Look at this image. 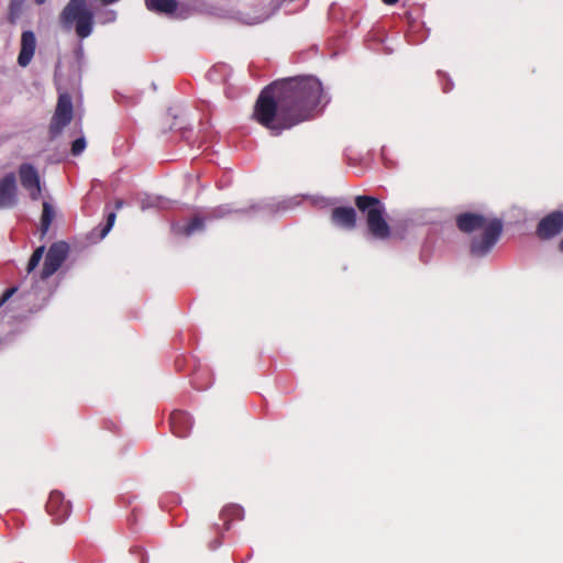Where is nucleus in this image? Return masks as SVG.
Returning <instances> with one entry per match:
<instances>
[{
    "instance_id": "obj_6",
    "label": "nucleus",
    "mask_w": 563,
    "mask_h": 563,
    "mask_svg": "<svg viewBox=\"0 0 563 563\" xmlns=\"http://www.w3.org/2000/svg\"><path fill=\"white\" fill-rule=\"evenodd\" d=\"M69 246L66 242H56L51 245L46 254L41 277L47 279L63 265L67 258Z\"/></svg>"
},
{
    "instance_id": "obj_2",
    "label": "nucleus",
    "mask_w": 563,
    "mask_h": 563,
    "mask_svg": "<svg viewBox=\"0 0 563 563\" xmlns=\"http://www.w3.org/2000/svg\"><path fill=\"white\" fill-rule=\"evenodd\" d=\"M457 228L465 233L481 230V234L472 239L471 253L476 257L487 255L498 242L503 232V222L497 218H487L475 212H464L456 217Z\"/></svg>"
},
{
    "instance_id": "obj_8",
    "label": "nucleus",
    "mask_w": 563,
    "mask_h": 563,
    "mask_svg": "<svg viewBox=\"0 0 563 563\" xmlns=\"http://www.w3.org/2000/svg\"><path fill=\"white\" fill-rule=\"evenodd\" d=\"M563 231V211H553L542 218L536 229L540 240H551Z\"/></svg>"
},
{
    "instance_id": "obj_32",
    "label": "nucleus",
    "mask_w": 563,
    "mask_h": 563,
    "mask_svg": "<svg viewBox=\"0 0 563 563\" xmlns=\"http://www.w3.org/2000/svg\"><path fill=\"white\" fill-rule=\"evenodd\" d=\"M47 0H34V2L37 4V5H42L46 2Z\"/></svg>"
},
{
    "instance_id": "obj_27",
    "label": "nucleus",
    "mask_w": 563,
    "mask_h": 563,
    "mask_svg": "<svg viewBox=\"0 0 563 563\" xmlns=\"http://www.w3.org/2000/svg\"><path fill=\"white\" fill-rule=\"evenodd\" d=\"M15 291H16V288H15V287L8 289V290L3 294V296H2V298H1V300H0V305H2L4 301H7V300H8V299H9V298H10V297L15 292Z\"/></svg>"
},
{
    "instance_id": "obj_25",
    "label": "nucleus",
    "mask_w": 563,
    "mask_h": 563,
    "mask_svg": "<svg viewBox=\"0 0 563 563\" xmlns=\"http://www.w3.org/2000/svg\"><path fill=\"white\" fill-rule=\"evenodd\" d=\"M271 14L272 13H265V14L257 15L255 18H250V19L245 20V22L247 24H257V23L266 21L271 16Z\"/></svg>"
},
{
    "instance_id": "obj_14",
    "label": "nucleus",
    "mask_w": 563,
    "mask_h": 563,
    "mask_svg": "<svg viewBox=\"0 0 563 563\" xmlns=\"http://www.w3.org/2000/svg\"><path fill=\"white\" fill-rule=\"evenodd\" d=\"M139 203L142 210H147L152 208L166 209L169 206V200L161 196L144 194L140 196Z\"/></svg>"
},
{
    "instance_id": "obj_4",
    "label": "nucleus",
    "mask_w": 563,
    "mask_h": 563,
    "mask_svg": "<svg viewBox=\"0 0 563 563\" xmlns=\"http://www.w3.org/2000/svg\"><path fill=\"white\" fill-rule=\"evenodd\" d=\"M355 205L361 211L366 212V223L373 239L383 241L390 236V227L385 220L384 203L372 196H357Z\"/></svg>"
},
{
    "instance_id": "obj_29",
    "label": "nucleus",
    "mask_w": 563,
    "mask_h": 563,
    "mask_svg": "<svg viewBox=\"0 0 563 563\" xmlns=\"http://www.w3.org/2000/svg\"><path fill=\"white\" fill-rule=\"evenodd\" d=\"M123 205H124L123 200L119 199V200L115 201V208L117 209H121L123 207Z\"/></svg>"
},
{
    "instance_id": "obj_13",
    "label": "nucleus",
    "mask_w": 563,
    "mask_h": 563,
    "mask_svg": "<svg viewBox=\"0 0 563 563\" xmlns=\"http://www.w3.org/2000/svg\"><path fill=\"white\" fill-rule=\"evenodd\" d=\"M170 424L175 435L185 438L192 427V419L184 411H175L170 415Z\"/></svg>"
},
{
    "instance_id": "obj_22",
    "label": "nucleus",
    "mask_w": 563,
    "mask_h": 563,
    "mask_svg": "<svg viewBox=\"0 0 563 563\" xmlns=\"http://www.w3.org/2000/svg\"><path fill=\"white\" fill-rule=\"evenodd\" d=\"M86 148V140L84 136L78 137L71 144V153L73 155L77 156L84 152Z\"/></svg>"
},
{
    "instance_id": "obj_31",
    "label": "nucleus",
    "mask_w": 563,
    "mask_h": 563,
    "mask_svg": "<svg viewBox=\"0 0 563 563\" xmlns=\"http://www.w3.org/2000/svg\"><path fill=\"white\" fill-rule=\"evenodd\" d=\"M313 205H318L319 201H322V198H311Z\"/></svg>"
},
{
    "instance_id": "obj_18",
    "label": "nucleus",
    "mask_w": 563,
    "mask_h": 563,
    "mask_svg": "<svg viewBox=\"0 0 563 563\" xmlns=\"http://www.w3.org/2000/svg\"><path fill=\"white\" fill-rule=\"evenodd\" d=\"M221 517L227 525L229 520L242 519L244 517V510L238 505H230L222 509Z\"/></svg>"
},
{
    "instance_id": "obj_15",
    "label": "nucleus",
    "mask_w": 563,
    "mask_h": 563,
    "mask_svg": "<svg viewBox=\"0 0 563 563\" xmlns=\"http://www.w3.org/2000/svg\"><path fill=\"white\" fill-rule=\"evenodd\" d=\"M146 7L154 12L172 14L177 9V2L176 0H146Z\"/></svg>"
},
{
    "instance_id": "obj_16",
    "label": "nucleus",
    "mask_w": 563,
    "mask_h": 563,
    "mask_svg": "<svg viewBox=\"0 0 563 563\" xmlns=\"http://www.w3.org/2000/svg\"><path fill=\"white\" fill-rule=\"evenodd\" d=\"M203 229H205V220L200 217H195L190 221V223H188L187 225H184V227L174 225L173 227V230L175 231V233H181V234H185L186 236H190L196 232L203 231Z\"/></svg>"
},
{
    "instance_id": "obj_33",
    "label": "nucleus",
    "mask_w": 563,
    "mask_h": 563,
    "mask_svg": "<svg viewBox=\"0 0 563 563\" xmlns=\"http://www.w3.org/2000/svg\"><path fill=\"white\" fill-rule=\"evenodd\" d=\"M560 249H561V251L563 252V238H562V241H561V243H560Z\"/></svg>"
},
{
    "instance_id": "obj_7",
    "label": "nucleus",
    "mask_w": 563,
    "mask_h": 563,
    "mask_svg": "<svg viewBox=\"0 0 563 563\" xmlns=\"http://www.w3.org/2000/svg\"><path fill=\"white\" fill-rule=\"evenodd\" d=\"M21 186L27 191L32 200H38L42 196V185L37 169L27 163L19 167Z\"/></svg>"
},
{
    "instance_id": "obj_26",
    "label": "nucleus",
    "mask_w": 563,
    "mask_h": 563,
    "mask_svg": "<svg viewBox=\"0 0 563 563\" xmlns=\"http://www.w3.org/2000/svg\"><path fill=\"white\" fill-rule=\"evenodd\" d=\"M230 212H231V209L228 206H221V207L217 208L216 210H213L212 217L213 218H221V217H224L225 214H228Z\"/></svg>"
},
{
    "instance_id": "obj_17",
    "label": "nucleus",
    "mask_w": 563,
    "mask_h": 563,
    "mask_svg": "<svg viewBox=\"0 0 563 563\" xmlns=\"http://www.w3.org/2000/svg\"><path fill=\"white\" fill-rule=\"evenodd\" d=\"M55 217V209L54 207L47 202H43V212L41 217V232L42 235H45L52 224V221Z\"/></svg>"
},
{
    "instance_id": "obj_1",
    "label": "nucleus",
    "mask_w": 563,
    "mask_h": 563,
    "mask_svg": "<svg viewBox=\"0 0 563 563\" xmlns=\"http://www.w3.org/2000/svg\"><path fill=\"white\" fill-rule=\"evenodd\" d=\"M330 100L329 92L317 77L289 78L262 90L253 117L272 135H279L284 130L321 113Z\"/></svg>"
},
{
    "instance_id": "obj_9",
    "label": "nucleus",
    "mask_w": 563,
    "mask_h": 563,
    "mask_svg": "<svg viewBox=\"0 0 563 563\" xmlns=\"http://www.w3.org/2000/svg\"><path fill=\"white\" fill-rule=\"evenodd\" d=\"M16 177L13 173H9L0 179V209H10L16 205Z\"/></svg>"
},
{
    "instance_id": "obj_28",
    "label": "nucleus",
    "mask_w": 563,
    "mask_h": 563,
    "mask_svg": "<svg viewBox=\"0 0 563 563\" xmlns=\"http://www.w3.org/2000/svg\"><path fill=\"white\" fill-rule=\"evenodd\" d=\"M103 5H109L118 2L119 0H99Z\"/></svg>"
},
{
    "instance_id": "obj_30",
    "label": "nucleus",
    "mask_w": 563,
    "mask_h": 563,
    "mask_svg": "<svg viewBox=\"0 0 563 563\" xmlns=\"http://www.w3.org/2000/svg\"><path fill=\"white\" fill-rule=\"evenodd\" d=\"M398 1H399V0H383V2H384V3L389 4V5L395 4V3H397Z\"/></svg>"
},
{
    "instance_id": "obj_11",
    "label": "nucleus",
    "mask_w": 563,
    "mask_h": 563,
    "mask_svg": "<svg viewBox=\"0 0 563 563\" xmlns=\"http://www.w3.org/2000/svg\"><path fill=\"white\" fill-rule=\"evenodd\" d=\"M331 221L339 228L353 230L356 227V211L352 207H336L332 210Z\"/></svg>"
},
{
    "instance_id": "obj_24",
    "label": "nucleus",
    "mask_w": 563,
    "mask_h": 563,
    "mask_svg": "<svg viewBox=\"0 0 563 563\" xmlns=\"http://www.w3.org/2000/svg\"><path fill=\"white\" fill-rule=\"evenodd\" d=\"M299 203H300L299 198L292 197V198H289V199H286L282 202H279L276 210H288V209L294 208L295 206H298Z\"/></svg>"
},
{
    "instance_id": "obj_21",
    "label": "nucleus",
    "mask_w": 563,
    "mask_h": 563,
    "mask_svg": "<svg viewBox=\"0 0 563 563\" xmlns=\"http://www.w3.org/2000/svg\"><path fill=\"white\" fill-rule=\"evenodd\" d=\"M117 214L115 212H109L107 216V223L100 231V239H103L107 236V234L111 231L114 222H115Z\"/></svg>"
},
{
    "instance_id": "obj_19",
    "label": "nucleus",
    "mask_w": 563,
    "mask_h": 563,
    "mask_svg": "<svg viewBox=\"0 0 563 563\" xmlns=\"http://www.w3.org/2000/svg\"><path fill=\"white\" fill-rule=\"evenodd\" d=\"M25 0H10L9 19L13 23L20 16Z\"/></svg>"
},
{
    "instance_id": "obj_23",
    "label": "nucleus",
    "mask_w": 563,
    "mask_h": 563,
    "mask_svg": "<svg viewBox=\"0 0 563 563\" xmlns=\"http://www.w3.org/2000/svg\"><path fill=\"white\" fill-rule=\"evenodd\" d=\"M117 19V13L113 10H104L100 12L99 20L102 24H108L114 22Z\"/></svg>"
},
{
    "instance_id": "obj_5",
    "label": "nucleus",
    "mask_w": 563,
    "mask_h": 563,
    "mask_svg": "<svg viewBox=\"0 0 563 563\" xmlns=\"http://www.w3.org/2000/svg\"><path fill=\"white\" fill-rule=\"evenodd\" d=\"M73 111L71 97L67 92L60 93L49 124V133L52 136L60 134L64 128L69 124L73 119Z\"/></svg>"
},
{
    "instance_id": "obj_20",
    "label": "nucleus",
    "mask_w": 563,
    "mask_h": 563,
    "mask_svg": "<svg viewBox=\"0 0 563 563\" xmlns=\"http://www.w3.org/2000/svg\"><path fill=\"white\" fill-rule=\"evenodd\" d=\"M43 253H44V246H40L34 251V253L32 254V256L29 261V264H27V273H31L32 271H34V268L38 265V263L41 262V260L43 257Z\"/></svg>"
},
{
    "instance_id": "obj_10",
    "label": "nucleus",
    "mask_w": 563,
    "mask_h": 563,
    "mask_svg": "<svg viewBox=\"0 0 563 563\" xmlns=\"http://www.w3.org/2000/svg\"><path fill=\"white\" fill-rule=\"evenodd\" d=\"M46 509L56 522H63L70 514V504L64 500L62 493L52 492L46 504Z\"/></svg>"
},
{
    "instance_id": "obj_34",
    "label": "nucleus",
    "mask_w": 563,
    "mask_h": 563,
    "mask_svg": "<svg viewBox=\"0 0 563 563\" xmlns=\"http://www.w3.org/2000/svg\"><path fill=\"white\" fill-rule=\"evenodd\" d=\"M260 206H252V209H260Z\"/></svg>"
},
{
    "instance_id": "obj_3",
    "label": "nucleus",
    "mask_w": 563,
    "mask_h": 563,
    "mask_svg": "<svg viewBox=\"0 0 563 563\" xmlns=\"http://www.w3.org/2000/svg\"><path fill=\"white\" fill-rule=\"evenodd\" d=\"M59 22L67 31L74 29L76 35L84 40L93 32L95 15L87 0H69L59 14Z\"/></svg>"
},
{
    "instance_id": "obj_12",
    "label": "nucleus",
    "mask_w": 563,
    "mask_h": 563,
    "mask_svg": "<svg viewBox=\"0 0 563 563\" xmlns=\"http://www.w3.org/2000/svg\"><path fill=\"white\" fill-rule=\"evenodd\" d=\"M36 37L32 31H24L21 36V51L18 56V63L21 67H26L35 52Z\"/></svg>"
}]
</instances>
